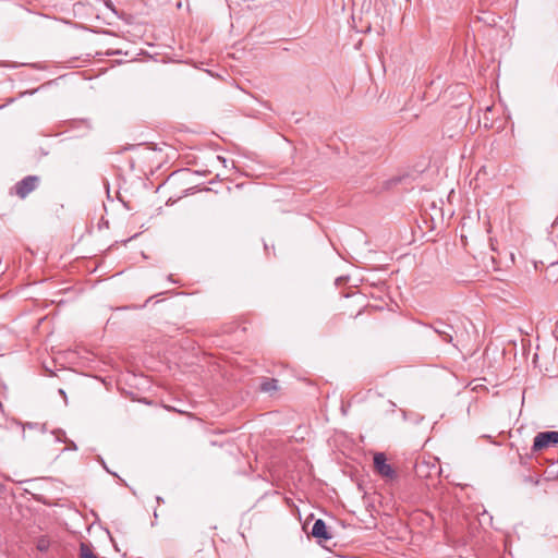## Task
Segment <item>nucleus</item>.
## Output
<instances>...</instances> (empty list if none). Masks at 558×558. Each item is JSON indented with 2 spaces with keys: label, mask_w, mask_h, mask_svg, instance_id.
Instances as JSON below:
<instances>
[{
  "label": "nucleus",
  "mask_w": 558,
  "mask_h": 558,
  "mask_svg": "<svg viewBox=\"0 0 558 558\" xmlns=\"http://www.w3.org/2000/svg\"><path fill=\"white\" fill-rule=\"evenodd\" d=\"M204 550H199L198 554H202ZM197 558H205L204 555H198Z\"/></svg>",
  "instance_id": "9d476101"
},
{
  "label": "nucleus",
  "mask_w": 558,
  "mask_h": 558,
  "mask_svg": "<svg viewBox=\"0 0 558 558\" xmlns=\"http://www.w3.org/2000/svg\"><path fill=\"white\" fill-rule=\"evenodd\" d=\"M80 558H98L89 544L81 543L80 545Z\"/></svg>",
  "instance_id": "0eeeda50"
},
{
  "label": "nucleus",
  "mask_w": 558,
  "mask_h": 558,
  "mask_svg": "<svg viewBox=\"0 0 558 558\" xmlns=\"http://www.w3.org/2000/svg\"><path fill=\"white\" fill-rule=\"evenodd\" d=\"M430 327L434 329L436 333H438L441 337L442 341L447 343H452V326L446 324L442 320H436L430 325Z\"/></svg>",
  "instance_id": "20e7f679"
},
{
  "label": "nucleus",
  "mask_w": 558,
  "mask_h": 558,
  "mask_svg": "<svg viewBox=\"0 0 558 558\" xmlns=\"http://www.w3.org/2000/svg\"><path fill=\"white\" fill-rule=\"evenodd\" d=\"M39 179L36 175L25 177L14 185L15 194L20 198H25L38 185Z\"/></svg>",
  "instance_id": "f03ea898"
},
{
  "label": "nucleus",
  "mask_w": 558,
  "mask_h": 558,
  "mask_svg": "<svg viewBox=\"0 0 558 558\" xmlns=\"http://www.w3.org/2000/svg\"><path fill=\"white\" fill-rule=\"evenodd\" d=\"M205 554H207L208 556H214L215 555V550H214L211 545L208 546V548H207Z\"/></svg>",
  "instance_id": "1a4fd4ad"
},
{
  "label": "nucleus",
  "mask_w": 558,
  "mask_h": 558,
  "mask_svg": "<svg viewBox=\"0 0 558 558\" xmlns=\"http://www.w3.org/2000/svg\"><path fill=\"white\" fill-rule=\"evenodd\" d=\"M523 482L526 483V484H531V485L537 486L539 484V478L538 477H534L532 475H527V476L523 477Z\"/></svg>",
  "instance_id": "6e6552de"
},
{
  "label": "nucleus",
  "mask_w": 558,
  "mask_h": 558,
  "mask_svg": "<svg viewBox=\"0 0 558 558\" xmlns=\"http://www.w3.org/2000/svg\"><path fill=\"white\" fill-rule=\"evenodd\" d=\"M260 389L264 392H271L278 389V380L275 378H267L260 384Z\"/></svg>",
  "instance_id": "423d86ee"
},
{
  "label": "nucleus",
  "mask_w": 558,
  "mask_h": 558,
  "mask_svg": "<svg viewBox=\"0 0 558 558\" xmlns=\"http://www.w3.org/2000/svg\"><path fill=\"white\" fill-rule=\"evenodd\" d=\"M312 535L320 541H328L331 538V534L329 533L325 521L322 519H317L314 522L312 527Z\"/></svg>",
  "instance_id": "39448f33"
},
{
  "label": "nucleus",
  "mask_w": 558,
  "mask_h": 558,
  "mask_svg": "<svg viewBox=\"0 0 558 558\" xmlns=\"http://www.w3.org/2000/svg\"><path fill=\"white\" fill-rule=\"evenodd\" d=\"M558 444V432H541L536 434L533 440V446L531 448L532 453L539 452L551 445Z\"/></svg>",
  "instance_id": "f257e3e1"
},
{
  "label": "nucleus",
  "mask_w": 558,
  "mask_h": 558,
  "mask_svg": "<svg viewBox=\"0 0 558 558\" xmlns=\"http://www.w3.org/2000/svg\"><path fill=\"white\" fill-rule=\"evenodd\" d=\"M374 469L383 477L393 478L396 472L390 464L387 463V458L384 452L374 454Z\"/></svg>",
  "instance_id": "7ed1b4c3"
}]
</instances>
